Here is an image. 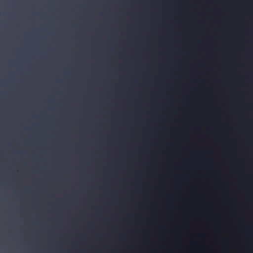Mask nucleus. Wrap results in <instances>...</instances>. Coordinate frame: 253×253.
I'll list each match as a JSON object with an SVG mask.
<instances>
[{
  "label": "nucleus",
  "instance_id": "3",
  "mask_svg": "<svg viewBox=\"0 0 253 253\" xmlns=\"http://www.w3.org/2000/svg\"><path fill=\"white\" fill-rule=\"evenodd\" d=\"M33 223H35V222H33Z\"/></svg>",
  "mask_w": 253,
  "mask_h": 253
},
{
  "label": "nucleus",
  "instance_id": "2",
  "mask_svg": "<svg viewBox=\"0 0 253 253\" xmlns=\"http://www.w3.org/2000/svg\"><path fill=\"white\" fill-rule=\"evenodd\" d=\"M108 207L109 208H111V204H108Z\"/></svg>",
  "mask_w": 253,
  "mask_h": 253
},
{
  "label": "nucleus",
  "instance_id": "1",
  "mask_svg": "<svg viewBox=\"0 0 253 253\" xmlns=\"http://www.w3.org/2000/svg\"><path fill=\"white\" fill-rule=\"evenodd\" d=\"M235 208L239 209L240 207V204L239 203H236L235 204Z\"/></svg>",
  "mask_w": 253,
  "mask_h": 253
}]
</instances>
